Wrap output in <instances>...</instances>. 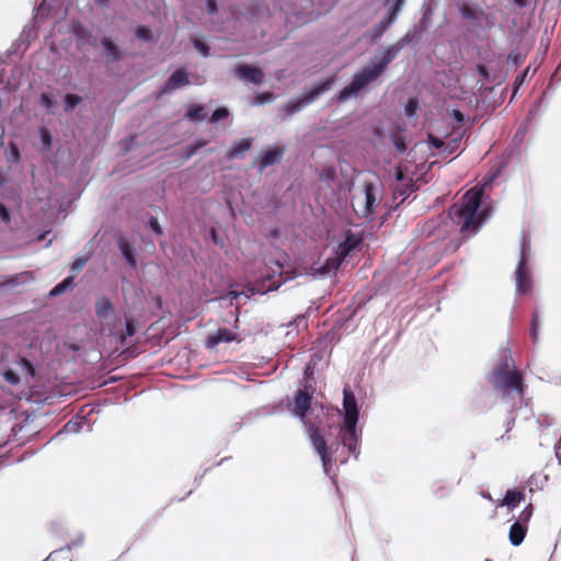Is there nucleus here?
I'll return each instance as SVG.
<instances>
[{
  "label": "nucleus",
  "instance_id": "obj_37",
  "mask_svg": "<svg viewBox=\"0 0 561 561\" xmlns=\"http://www.w3.org/2000/svg\"><path fill=\"white\" fill-rule=\"evenodd\" d=\"M3 378L7 382H9L10 385H13V386H15L20 382L19 375L11 369L4 371Z\"/></svg>",
  "mask_w": 561,
  "mask_h": 561
},
{
  "label": "nucleus",
  "instance_id": "obj_24",
  "mask_svg": "<svg viewBox=\"0 0 561 561\" xmlns=\"http://www.w3.org/2000/svg\"><path fill=\"white\" fill-rule=\"evenodd\" d=\"M101 43L106 51L108 61H118L121 59V50L111 38L104 37Z\"/></svg>",
  "mask_w": 561,
  "mask_h": 561
},
{
  "label": "nucleus",
  "instance_id": "obj_6",
  "mask_svg": "<svg viewBox=\"0 0 561 561\" xmlns=\"http://www.w3.org/2000/svg\"><path fill=\"white\" fill-rule=\"evenodd\" d=\"M307 431L313 448L321 458L323 469L328 472L332 463V458L324 435L321 428L312 423H309Z\"/></svg>",
  "mask_w": 561,
  "mask_h": 561
},
{
  "label": "nucleus",
  "instance_id": "obj_26",
  "mask_svg": "<svg viewBox=\"0 0 561 561\" xmlns=\"http://www.w3.org/2000/svg\"><path fill=\"white\" fill-rule=\"evenodd\" d=\"M343 260L337 255L334 257H330L325 261V263L319 268L321 275H327L332 272H336L341 266Z\"/></svg>",
  "mask_w": 561,
  "mask_h": 561
},
{
  "label": "nucleus",
  "instance_id": "obj_39",
  "mask_svg": "<svg viewBox=\"0 0 561 561\" xmlns=\"http://www.w3.org/2000/svg\"><path fill=\"white\" fill-rule=\"evenodd\" d=\"M41 139L45 147L49 148L51 146V136L48 129L42 128L41 131Z\"/></svg>",
  "mask_w": 561,
  "mask_h": 561
},
{
  "label": "nucleus",
  "instance_id": "obj_58",
  "mask_svg": "<svg viewBox=\"0 0 561 561\" xmlns=\"http://www.w3.org/2000/svg\"><path fill=\"white\" fill-rule=\"evenodd\" d=\"M453 114H454V117H455V119L457 122H459V123L463 122L465 117H463V114L460 111L455 110Z\"/></svg>",
  "mask_w": 561,
  "mask_h": 561
},
{
  "label": "nucleus",
  "instance_id": "obj_8",
  "mask_svg": "<svg viewBox=\"0 0 561 561\" xmlns=\"http://www.w3.org/2000/svg\"><path fill=\"white\" fill-rule=\"evenodd\" d=\"M341 440L342 444L353 455H357V446L359 443V434L357 432V424L343 423L341 428Z\"/></svg>",
  "mask_w": 561,
  "mask_h": 561
},
{
  "label": "nucleus",
  "instance_id": "obj_5",
  "mask_svg": "<svg viewBox=\"0 0 561 561\" xmlns=\"http://www.w3.org/2000/svg\"><path fill=\"white\" fill-rule=\"evenodd\" d=\"M335 81L334 76L316 84L308 93L304 94L300 99L291 101L286 104L285 113L287 116L293 115L304 108L307 104L316 100L320 94L329 91Z\"/></svg>",
  "mask_w": 561,
  "mask_h": 561
},
{
  "label": "nucleus",
  "instance_id": "obj_25",
  "mask_svg": "<svg viewBox=\"0 0 561 561\" xmlns=\"http://www.w3.org/2000/svg\"><path fill=\"white\" fill-rule=\"evenodd\" d=\"M118 247L130 267L135 268L137 266V261L133 247L124 239L119 240Z\"/></svg>",
  "mask_w": 561,
  "mask_h": 561
},
{
  "label": "nucleus",
  "instance_id": "obj_47",
  "mask_svg": "<svg viewBox=\"0 0 561 561\" xmlns=\"http://www.w3.org/2000/svg\"><path fill=\"white\" fill-rule=\"evenodd\" d=\"M21 366L27 370V373L32 376L35 374V369L30 360L26 358H22L20 362Z\"/></svg>",
  "mask_w": 561,
  "mask_h": 561
},
{
  "label": "nucleus",
  "instance_id": "obj_7",
  "mask_svg": "<svg viewBox=\"0 0 561 561\" xmlns=\"http://www.w3.org/2000/svg\"><path fill=\"white\" fill-rule=\"evenodd\" d=\"M410 42V38L408 37V35L403 36L402 38H400L396 44H392L390 46H388L383 51H382V55L381 57H375L374 59V64L382 71L385 72L387 66L392 62L398 54L400 53V50L405 46L408 45V43Z\"/></svg>",
  "mask_w": 561,
  "mask_h": 561
},
{
  "label": "nucleus",
  "instance_id": "obj_29",
  "mask_svg": "<svg viewBox=\"0 0 561 561\" xmlns=\"http://www.w3.org/2000/svg\"><path fill=\"white\" fill-rule=\"evenodd\" d=\"M73 285V278L72 277H67L65 278L61 283H59L58 285H56L51 291H50V295L51 296H57V295H60L62 294L68 287L72 286Z\"/></svg>",
  "mask_w": 561,
  "mask_h": 561
},
{
  "label": "nucleus",
  "instance_id": "obj_60",
  "mask_svg": "<svg viewBox=\"0 0 561 561\" xmlns=\"http://www.w3.org/2000/svg\"><path fill=\"white\" fill-rule=\"evenodd\" d=\"M402 178H403L402 172H398V174H397V179H398V180H401Z\"/></svg>",
  "mask_w": 561,
  "mask_h": 561
},
{
  "label": "nucleus",
  "instance_id": "obj_4",
  "mask_svg": "<svg viewBox=\"0 0 561 561\" xmlns=\"http://www.w3.org/2000/svg\"><path fill=\"white\" fill-rule=\"evenodd\" d=\"M382 73L383 72L374 62L363 68L359 72L354 75L352 82L340 91L337 100L344 102L351 96L356 95L362 89L377 80Z\"/></svg>",
  "mask_w": 561,
  "mask_h": 561
},
{
  "label": "nucleus",
  "instance_id": "obj_46",
  "mask_svg": "<svg viewBox=\"0 0 561 561\" xmlns=\"http://www.w3.org/2000/svg\"><path fill=\"white\" fill-rule=\"evenodd\" d=\"M207 11L209 14L214 15L218 12V7L216 0H206Z\"/></svg>",
  "mask_w": 561,
  "mask_h": 561
},
{
  "label": "nucleus",
  "instance_id": "obj_49",
  "mask_svg": "<svg viewBox=\"0 0 561 561\" xmlns=\"http://www.w3.org/2000/svg\"><path fill=\"white\" fill-rule=\"evenodd\" d=\"M394 146L399 152H404L407 150V146H405L403 139H401V138L394 139Z\"/></svg>",
  "mask_w": 561,
  "mask_h": 561
},
{
  "label": "nucleus",
  "instance_id": "obj_10",
  "mask_svg": "<svg viewBox=\"0 0 561 561\" xmlns=\"http://www.w3.org/2000/svg\"><path fill=\"white\" fill-rule=\"evenodd\" d=\"M344 423L357 424L358 408L354 393L350 389L343 390Z\"/></svg>",
  "mask_w": 561,
  "mask_h": 561
},
{
  "label": "nucleus",
  "instance_id": "obj_59",
  "mask_svg": "<svg viewBox=\"0 0 561 561\" xmlns=\"http://www.w3.org/2000/svg\"><path fill=\"white\" fill-rule=\"evenodd\" d=\"M394 2H397V3H399V4H402V5H404V3H405V0H396Z\"/></svg>",
  "mask_w": 561,
  "mask_h": 561
},
{
  "label": "nucleus",
  "instance_id": "obj_23",
  "mask_svg": "<svg viewBox=\"0 0 561 561\" xmlns=\"http://www.w3.org/2000/svg\"><path fill=\"white\" fill-rule=\"evenodd\" d=\"M525 500V493L520 490H507L502 501L503 506L513 510L518 503Z\"/></svg>",
  "mask_w": 561,
  "mask_h": 561
},
{
  "label": "nucleus",
  "instance_id": "obj_28",
  "mask_svg": "<svg viewBox=\"0 0 561 561\" xmlns=\"http://www.w3.org/2000/svg\"><path fill=\"white\" fill-rule=\"evenodd\" d=\"M185 116L194 122L203 121L206 117L205 108L199 104L192 105Z\"/></svg>",
  "mask_w": 561,
  "mask_h": 561
},
{
  "label": "nucleus",
  "instance_id": "obj_20",
  "mask_svg": "<svg viewBox=\"0 0 561 561\" xmlns=\"http://www.w3.org/2000/svg\"><path fill=\"white\" fill-rule=\"evenodd\" d=\"M527 525L516 520L510 528L508 538L513 546H519L526 536Z\"/></svg>",
  "mask_w": 561,
  "mask_h": 561
},
{
  "label": "nucleus",
  "instance_id": "obj_12",
  "mask_svg": "<svg viewBox=\"0 0 561 561\" xmlns=\"http://www.w3.org/2000/svg\"><path fill=\"white\" fill-rule=\"evenodd\" d=\"M190 84L187 72L184 69H176L162 87L161 93L165 94L173 90Z\"/></svg>",
  "mask_w": 561,
  "mask_h": 561
},
{
  "label": "nucleus",
  "instance_id": "obj_57",
  "mask_svg": "<svg viewBox=\"0 0 561 561\" xmlns=\"http://www.w3.org/2000/svg\"><path fill=\"white\" fill-rule=\"evenodd\" d=\"M431 144L435 147V148H440L443 147L444 145V141L438 139V138H435V137H431Z\"/></svg>",
  "mask_w": 561,
  "mask_h": 561
},
{
  "label": "nucleus",
  "instance_id": "obj_32",
  "mask_svg": "<svg viewBox=\"0 0 561 561\" xmlns=\"http://www.w3.org/2000/svg\"><path fill=\"white\" fill-rule=\"evenodd\" d=\"M389 28V25L386 24L383 22V20H381L378 24H376L371 32H373V37L374 39H379L383 34Z\"/></svg>",
  "mask_w": 561,
  "mask_h": 561
},
{
  "label": "nucleus",
  "instance_id": "obj_18",
  "mask_svg": "<svg viewBox=\"0 0 561 561\" xmlns=\"http://www.w3.org/2000/svg\"><path fill=\"white\" fill-rule=\"evenodd\" d=\"M125 320H126V330H125V332H123L122 330L116 331L115 328H110V327L103 329L104 331H107L108 335L116 336L122 344L125 343V340L127 337H130V336H133L136 333V327H135L134 319L126 317Z\"/></svg>",
  "mask_w": 561,
  "mask_h": 561
},
{
  "label": "nucleus",
  "instance_id": "obj_11",
  "mask_svg": "<svg viewBox=\"0 0 561 561\" xmlns=\"http://www.w3.org/2000/svg\"><path fill=\"white\" fill-rule=\"evenodd\" d=\"M311 400L312 397L310 393H308L306 390L299 389L294 398V414L304 420L310 409Z\"/></svg>",
  "mask_w": 561,
  "mask_h": 561
},
{
  "label": "nucleus",
  "instance_id": "obj_56",
  "mask_svg": "<svg viewBox=\"0 0 561 561\" xmlns=\"http://www.w3.org/2000/svg\"><path fill=\"white\" fill-rule=\"evenodd\" d=\"M241 295H242V293H240V291L229 290L228 294H227V297L232 301V300L238 299V297L241 296Z\"/></svg>",
  "mask_w": 561,
  "mask_h": 561
},
{
  "label": "nucleus",
  "instance_id": "obj_3",
  "mask_svg": "<svg viewBox=\"0 0 561 561\" xmlns=\"http://www.w3.org/2000/svg\"><path fill=\"white\" fill-rule=\"evenodd\" d=\"M382 73L383 72L374 62L363 68L359 72L354 75L352 82L340 91L337 100L344 102L351 96L356 95L362 89L377 80Z\"/></svg>",
  "mask_w": 561,
  "mask_h": 561
},
{
  "label": "nucleus",
  "instance_id": "obj_43",
  "mask_svg": "<svg viewBox=\"0 0 561 561\" xmlns=\"http://www.w3.org/2000/svg\"><path fill=\"white\" fill-rule=\"evenodd\" d=\"M194 45H195L196 49H197L198 51H201V53H202V55H203V56H205V57H206V56H208V55H209V46H208V45H206L205 43H203V42H201V41L196 39V41L194 42Z\"/></svg>",
  "mask_w": 561,
  "mask_h": 561
},
{
  "label": "nucleus",
  "instance_id": "obj_22",
  "mask_svg": "<svg viewBox=\"0 0 561 561\" xmlns=\"http://www.w3.org/2000/svg\"><path fill=\"white\" fill-rule=\"evenodd\" d=\"M284 150L280 148L271 149L263 154L260 161V169L264 170L265 168L273 165L274 163L280 161L283 157Z\"/></svg>",
  "mask_w": 561,
  "mask_h": 561
},
{
  "label": "nucleus",
  "instance_id": "obj_30",
  "mask_svg": "<svg viewBox=\"0 0 561 561\" xmlns=\"http://www.w3.org/2000/svg\"><path fill=\"white\" fill-rule=\"evenodd\" d=\"M81 102V98L77 94L68 93L65 98L66 111L73 110Z\"/></svg>",
  "mask_w": 561,
  "mask_h": 561
},
{
  "label": "nucleus",
  "instance_id": "obj_55",
  "mask_svg": "<svg viewBox=\"0 0 561 561\" xmlns=\"http://www.w3.org/2000/svg\"><path fill=\"white\" fill-rule=\"evenodd\" d=\"M396 19H397V16H394L392 13L388 12V14L382 20L386 24H388L390 26L394 22Z\"/></svg>",
  "mask_w": 561,
  "mask_h": 561
},
{
  "label": "nucleus",
  "instance_id": "obj_16",
  "mask_svg": "<svg viewBox=\"0 0 561 561\" xmlns=\"http://www.w3.org/2000/svg\"><path fill=\"white\" fill-rule=\"evenodd\" d=\"M236 72L254 84H261L264 80V72L259 67L239 65Z\"/></svg>",
  "mask_w": 561,
  "mask_h": 561
},
{
  "label": "nucleus",
  "instance_id": "obj_53",
  "mask_svg": "<svg viewBox=\"0 0 561 561\" xmlns=\"http://www.w3.org/2000/svg\"><path fill=\"white\" fill-rule=\"evenodd\" d=\"M322 178L333 180L335 178V171L333 169H327L322 172Z\"/></svg>",
  "mask_w": 561,
  "mask_h": 561
},
{
  "label": "nucleus",
  "instance_id": "obj_9",
  "mask_svg": "<svg viewBox=\"0 0 561 561\" xmlns=\"http://www.w3.org/2000/svg\"><path fill=\"white\" fill-rule=\"evenodd\" d=\"M516 289L519 294H527L531 289V277L527 266L526 259L522 256L518 262L516 272Z\"/></svg>",
  "mask_w": 561,
  "mask_h": 561
},
{
  "label": "nucleus",
  "instance_id": "obj_50",
  "mask_svg": "<svg viewBox=\"0 0 561 561\" xmlns=\"http://www.w3.org/2000/svg\"><path fill=\"white\" fill-rule=\"evenodd\" d=\"M477 71L479 72V75L483 78V79H488L489 78V71L486 69V67L484 65H478L477 66Z\"/></svg>",
  "mask_w": 561,
  "mask_h": 561
},
{
  "label": "nucleus",
  "instance_id": "obj_17",
  "mask_svg": "<svg viewBox=\"0 0 561 561\" xmlns=\"http://www.w3.org/2000/svg\"><path fill=\"white\" fill-rule=\"evenodd\" d=\"M359 242L360 240L355 234L348 232L344 241L337 247V256L344 261L346 256L358 247Z\"/></svg>",
  "mask_w": 561,
  "mask_h": 561
},
{
  "label": "nucleus",
  "instance_id": "obj_34",
  "mask_svg": "<svg viewBox=\"0 0 561 561\" xmlns=\"http://www.w3.org/2000/svg\"><path fill=\"white\" fill-rule=\"evenodd\" d=\"M136 36L144 41H151L152 39V33L151 30L147 26H138L136 28Z\"/></svg>",
  "mask_w": 561,
  "mask_h": 561
},
{
  "label": "nucleus",
  "instance_id": "obj_15",
  "mask_svg": "<svg viewBox=\"0 0 561 561\" xmlns=\"http://www.w3.org/2000/svg\"><path fill=\"white\" fill-rule=\"evenodd\" d=\"M365 191V206L362 210V217L367 218L375 213V208L378 205L376 197V187L371 182H366L364 186Z\"/></svg>",
  "mask_w": 561,
  "mask_h": 561
},
{
  "label": "nucleus",
  "instance_id": "obj_45",
  "mask_svg": "<svg viewBox=\"0 0 561 561\" xmlns=\"http://www.w3.org/2000/svg\"><path fill=\"white\" fill-rule=\"evenodd\" d=\"M0 219L5 224H9L11 219L8 208L2 203H0Z\"/></svg>",
  "mask_w": 561,
  "mask_h": 561
},
{
  "label": "nucleus",
  "instance_id": "obj_38",
  "mask_svg": "<svg viewBox=\"0 0 561 561\" xmlns=\"http://www.w3.org/2000/svg\"><path fill=\"white\" fill-rule=\"evenodd\" d=\"M273 99L272 92H264L255 96L254 104L260 105L270 102Z\"/></svg>",
  "mask_w": 561,
  "mask_h": 561
},
{
  "label": "nucleus",
  "instance_id": "obj_33",
  "mask_svg": "<svg viewBox=\"0 0 561 561\" xmlns=\"http://www.w3.org/2000/svg\"><path fill=\"white\" fill-rule=\"evenodd\" d=\"M534 507L533 504H528L524 511L519 514L518 522L528 526V523L533 516Z\"/></svg>",
  "mask_w": 561,
  "mask_h": 561
},
{
  "label": "nucleus",
  "instance_id": "obj_36",
  "mask_svg": "<svg viewBox=\"0 0 561 561\" xmlns=\"http://www.w3.org/2000/svg\"><path fill=\"white\" fill-rule=\"evenodd\" d=\"M419 108V102L416 99H409L405 104V114L408 116H413Z\"/></svg>",
  "mask_w": 561,
  "mask_h": 561
},
{
  "label": "nucleus",
  "instance_id": "obj_54",
  "mask_svg": "<svg viewBox=\"0 0 561 561\" xmlns=\"http://www.w3.org/2000/svg\"><path fill=\"white\" fill-rule=\"evenodd\" d=\"M527 72H528V69H527V70H525L523 73L518 75V76L516 77V79H515L514 84H515V85H520V84L524 82V80H525V78H526V76H527Z\"/></svg>",
  "mask_w": 561,
  "mask_h": 561
},
{
  "label": "nucleus",
  "instance_id": "obj_19",
  "mask_svg": "<svg viewBox=\"0 0 561 561\" xmlns=\"http://www.w3.org/2000/svg\"><path fill=\"white\" fill-rule=\"evenodd\" d=\"M95 313L96 317L104 322L114 313V307L113 304L106 297H101L96 300L95 304Z\"/></svg>",
  "mask_w": 561,
  "mask_h": 561
},
{
  "label": "nucleus",
  "instance_id": "obj_41",
  "mask_svg": "<svg viewBox=\"0 0 561 561\" xmlns=\"http://www.w3.org/2000/svg\"><path fill=\"white\" fill-rule=\"evenodd\" d=\"M149 227L151 228V230H152L154 233H157V234H159V236L163 233L162 228H161V226L159 225L158 219H157V218H154V217H152V216L149 218Z\"/></svg>",
  "mask_w": 561,
  "mask_h": 561
},
{
  "label": "nucleus",
  "instance_id": "obj_2",
  "mask_svg": "<svg viewBox=\"0 0 561 561\" xmlns=\"http://www.w3.org/2000/svg\"><path fill=\"white\" fill-rule=\"evenodd\" d=\"M492 383L494 389L501 392L503 400L512 399L513 394L522 399L526 391L522 373L510 370L507 362L495 367Z\"/></svg>",
  "mask_w": 561,
  "mask_h": 561
},
{
  "label": "nucleus",
  "instance_id": "obj_52",
  "mask_svg": "<svg viewBox=\"0 0 561 561\" xmlns=\"http://www.w3.org/2000/svg\"><path fill=\"white\" fill-rule=\"evenodd\" d=\"M402 7H403L402 4H399V3L394 2L392 4V7L390 8L389 13H392L394 16H398V14L401 11Z\"/></svg>",
  "mask_w": 561,
  "mask_h": 561
},
{
  "label": "nucleus",
  "instance_id": "obj_31",
  "mask_svg": "<svg viewBox=\"0 0 561 561\" xmlns=\"http://www.w3.org/2000/svg\"><path fill=\"white\" fill-rule=\"evenodd\" d=\"M208 144L207 140H197L196 142L188 145L186 147L185 157L191 158L194 156L201 148L205 147Z\"/></svg>",
  "mask_w": 561,
  "mask_h": 561
},
{
  "label": "nucleus",
  "instance_id": "obj_27",
  "mask_svg": "<svg viewBox=\"0 0 561 561\" xmlns=\"http://www.w3.org/2000/svg\"><path fill=\"white\" fill-rule=\"evenodd\" d=\"M277 267L279 270V279L277 282H275V280H272L271 276H267V280H271V283L267 286V290H275V289L279 288L280 285L283 283H285L286 280L294 278V275L289 276V274L287 272L286 273L283 272V265L277 264Z\"/></svg>",
  "mask_w": 561,
  "mask_h": 561
},
{
  "label": "nucleus",
  "instance_id": "obj_1",
  "mask_svg": "<svg viewBox=\"0 0 561 561\" xmlns=\"http://www.w3.org/2000/svg\"><path fill=\"white\" fill-rule=\"evenodd\" d=\"M482 197L483 190L476 186L467 191L458 203L450 206L448 217L458 227L460 237L453 238L446 244L444 249L446 253H455L465 240L476 236L483 226L490 210L481 207Z\"/></svg>",
  "mask_w": 561,
  "mask_h": 561
},
{
  "label": "nucleus",
  "instance_id": "obj_48",
  "mask_svg": "<svg viewBox=\"0 0 561 561\" xmlns=\"http://www.w3.org/2000/svg\"><path fill=\"white\" fill-rule=\"evenodd\" d=\"M537 329H538V316L536 313H534L531 330H530V333H531V336L534 340H536V337H537Z\"/></svg>",
  "mask_w": 561,
  "mask_h": 561
},
{
  "label": "nucleus",
  "instance_id": "obj_21",
  "mask_svg": "<svg viewBox=\"0 0 561 561\" xmlns=\"http://www.w3.org/2000/svg\"><path fill=\"white\" fill-rule=\"evenodd\" d=\"M252 146L251 139H241L234 144L226 153L229 160L242 157Z\"/></svg>",
  "mask_w": 561,
  "mask_h": 561
},
{
  "label": "nucleus",
  "instance_id": "obj_13",
  "mask_svg": "<svg viewBox=\"0 0 561 561\" xmlns=\"http://www.w3.org/2000/svg\"><path fill=\"white\" fill-rule=\"evenodd\" d=\"M456 5L461 16L471 22H480L485 15L483 9L469 4L467 0H457Z\"/></svg>",
  "mask_w": 561,
  "mask_h": 561
},
{
  "label": "nucleus",
  "instance_id": "obj_35",
  "mask_svg": "<svg viewBox=\"0 0 561 561\" xmlns=\"http://www.w3.org/2000/svg\"><path fill=\"white\" fill-rule=\"evenodd\" d=\"M229 115V112L225 107H219L215 110L209 118L211 123L218 122L220 119L227 118Z\"/></svg>",
  "mask_w": 561,
  "mask_h": 561
},
{
  "label": "nucleus",
  "instance_id": "obj_44",
  "mask_svg": "<svg viewBox=\"0 0 561 561\" xmlns=\"http://www.w3.org/2000/svg\"><path fill=\"white\" fill-rule=\"evenodd\" d=\"M524 60V57L522 54H510L507 61L514 66H518Z\"/></svg>",
  "mask_w": 561,
  "mask_h": 561
},
{
  "label": "nucleus",
  "instance_id": "obj_51",
  "mask_svg": "<svg viewBox=\"0 0 561 561\" xmlns=\"http://www.w3.org/2000/svg\"><path fill=\"white\" fill-rule=\"evenodd\" d=\"M554 454H556V457L558 458L559 462L561 463V436L554 444Z\"/></svg>",
  "mask_w": 561,
  "mask_h": 561
},
{
  "label": "nucleus",
  "instance_id": "obj_42",
  "mask_svg": "<svg viewBox=\"0 0 561 561\" xmlns=\"http://www.w3.org/2000/svg\"><path fill=\"white\" fill-rule=\"evenodd\" d=\"M88 259L87 257H78L73 261L72 265H71V270L75 271V272H79L81 271L85 263H87Z\"/></svg>",
  "mask_w": 561,
  "mask_h": 561
},
{
  "label": "nucleus",
  "instance_id": "obj_40",
  "mask_svg": "<svg viewBox=\"0 0 561 561\" xmlns=\"http://www.w3.org/2000/svg\"><path fill=\"white\" fill-rule=\"evenodd\" d=\"M53 104H54V100L49 94H47V93L41 94V105L42 106L49 110V108H51Z\"/></svg>",
  "mask_w": 561,
  "mask_h": 561
},
{
  "label": "nucleus",
  "instance_id": "obj_14",
  "mask_svg": "<svg viewBox=\"0 0 561 561\" xmlns=\"http://www.w3.org/2000/svg\"><path fill=\"white\" fill-rule=\"evenodd\" d=\"M236 340L237 334L233 331L227 328H220L207 337L206 347L215 348L220 343H229Z\"/></svg>",
  "mask_w": 561,
  "mask_h": 561
}]
</instances>
